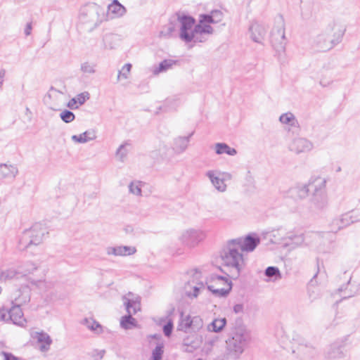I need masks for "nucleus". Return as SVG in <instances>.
Listing matches in <instances>:
<instances>
[{"label":"nucleus","instance_id":"1","mask_svg":"<svg viewBox=\"0 0 360 360\" xmlns=\"http://www.w3.org/2000/svg\"><path fill=\"white\" fill-rule=\"evenodd\" d=\"M177 22L179 24V38L186 43H201L207 41L206 34H212L214 32L210 25H202L188 15L176 13Z\"/></svg>","mask_w":360,"mask_h":360},{"label":"nucleus","instance_id":"2","mask_svg":"<svg viewBox=\"0 0 360 360\" xmlns=\"http://www.w3.org/2000/svg\"><path fill=\"white\" fill-rule=\"evenodd\" d=\"M250 331L247 328L241 319H236L226 341L229 354L236 359L244 352L245 348L250 342Z\"/></svg>","mask_w":360,"mask_h":360},{"label":"nucleus","instance_id":"3","mask_svg":"<svg viewBox=\"0 0 360 360\" xmlns=\"http://www.w3.org/2000/svg\"><path fill=\"white\" fill-rule=\"evenodd\" d=\"M240 249L239 243H235L231 240L228 241L220 254L223 265L230 269V274L226 276L233 279L238 278L245 266V260Z\"/></svg>","mask_w":360,"mask_h":360},{"label":"nucleus","instance_id":"4","mask_svg":"<svg viewBox=\"0 0 360 360\" xmlns=\"http://www.w3.org/2000/svg\"><path fill=\"white\" fill-rule=\"evenodd\" d=\"M338 27L334 21L328 23L325 30L314 38V46L319 51H326L340 43L344 32Z\"/></svg>","mask_w":360,"mask_h":360},{"label":"nucleus","instance_id":"5","mask_svg":"<svg viewBox=\"0 0 360 360\" xmlns=\"http://www.w3.org/2000/svg\"><path fill=\"white\" fill-rule=\"evenodd\" d=\"M48 234L46 227L36 223L30 229L25 230L19 240L18 248L20 250H27L32 246H37L43 243L46 235Z\"/></svg>","mask_w":360,"mask_h":360},{"label":"nucleus","instance_id":"6","mask_svg":"<svg viewBox=\"0 0 360 360\" xmlns=\"http://www.w3.org/2000/svg\"><path fill=\"white\" fill-rule=\"evenodd\" d=\"M122 300L128 314L122 317L120 325L124 329H130L136 326V320L132 315L141 310V297L129 292L123 296Z\"/></svg>","mask_w":360,"mask_h":360},{"label":"nucleus","instance_id":"7","mask_svg":"<svg viewBox=\"0 0 360 360\" xmlns=\"http://www.w3.org/2000/svg\"><path fill=\"white\" fill-rule=\"evenodd\" d=\"M270 41L278 54L285 52L288 41L285 35V21L281 15L275 20V25L271 32Z\"/></svg>","mask_w":360,"mask_h":360},{"label":"nucleus","instance_id":"8","mask_svg":"<svg viewBox=\"0 0 360 360\" xmlns=\"http://www.w3.org/2000/svg\"><path fill=\"white\" fill-rule=\"evenodd\" d=\"M231 282L227 276L212 274L210 276V283L207 288L213 294L219 296H226L231 290Z\"/></svg>","mask_w":360,"mask_h":360},{"label":"nucleus","instance_id":"9","mask_svg":"<svg viewBox=\"0 0 360 360\" xmlns=\"http://www.w3.org/2000/svg\"><path fill=\"white\" fill-rule=\"evenodd\" d=\"M190 278L185 284V292L189 297H196L200 290L204 288L203 281L201 280V272L193 269L188 273Z\"/></svg>","mask_w":360,"mask_h":360},{"label":"nucleus","instance_id":"10","mask_svg":"<svg viewBox=\"0 0 360 360\" xmlns=\"http://www.w3.org/2000/svg\"><path fill=\"white\" fill-rule=\"evenodd\" d=\"M205 237L203 231L198 229H187L181 232L179 236L181 243L188 248L197 246Z\"/></svg>","mask_w":360,"mask_h":360},{"label":"nucleus","instance_id":"11","mask_svg":"<svg viewBox=\"0 0 360 360\" xmlns=\"http://www.w3.org/2000/svg\"><path fill=\"white\" fill-rule=\"evenodd\" d=\"M288 148L290 152L300 155L310 152L314 148V144L307 138L295 136L289 141Z\"/></svg>","mask_w":360,"mask_h":360},{"label":"nucleus","instance_id":"12","mask_svg":"<svg viewBox=\"0 0 360 360\" xmlns=\"http://www.w3.org/2000/svg\"><path fill=\"white\" fill-rule=\"evenodd\" d=\"M319 234L318 233H307L306 235L292 234L290 233L286 236L287 240L284 242V246L290 247L294 249L298 247H301L305 242L307 238H319Z\"/></svg>","mask_w":360,"mask_h":360},{"label":"nucleus","instance_id":"13","mask_svg":"<svg viewBox=\"0 0 360 360\" xmlns=\"http://www.w3.org/2000/svg\"><path fill=\"white\" fill-rule=\"evenodd\" d=\"M267 30L266 27L257 21L250 23L248 29V33L250 39L259 44H262L266 34Z\"/></svg>","mask_w":360,"mask_h":360},{"label":"nucleus","instance_id":"14","mask_svg":"<svg viewBox=\"0 0 360 360\" xmlns=\"http://www.w3.org/2000/svg\"><path fill=\"white\" fill-rule=\"evenodd\" d=\"M12 304L21 306L30 300V290L28 285L15 290L11 295Z\"/></svg>","mask_w":360,"mask_h":360},{"label":"nucleus","instance_id":"15","mask_svg":"<svg viewBox=\"0 0 360 360\" xmlns=\"http://www.w3.org/2000/svg\"><path fill=\"white\" fill-rule=\"evenodd\" d=\"M173 153L172 150L165 142L160 141L158 145L150 153V156L155 161H160L169 158Z\"/></svg>","mask_w":360,"mask_h":360},{"label":"nucleus","instance_id":"16","mask_svg":"<svg viewBox=\"0 0 360 360\" xmlns=\"http://www.w3.org/2000/svg\"><path fill=\"white\" fill-rule=\"evenodd\" d=\"M235 243H239L241 246L240 250L243 252H252L259 244L260 240L258 237L248 236L245 238L233 239Z\"/></svg>","mask_w":360,"mask_h":360},{"label":"nucleus","instance_id":"17","mask_svg":"<svg viewBox=\"0 0 360 360\" xmlns=\"http://www.w3.org/2000/svg\"><path fill=\"white\" fill-rule=\"evenodd\" d=\"M136 248L134 246H109L105 248V252L108 255L114 256H129L135 254Z\"/></svg>","mask_w":360,"mask_h":360},{"label":"nucleus","instance_id":"18","mask_svg":"<svg viewBox=\"0 0 360 360\" xmlns=\"http://www.w3.org/2000/svg\"><path fill=\"white\" fill-rule=\"evenodd\" d=\"M221 172L217 170H208L205 175L210 180L213 186L219 192H224L226 190V184L224 183V179L219 178V174Z\"/></svg>","mask_w":360,"mask_h":360},{"label":"nucleus","instance_id":"19","mask_svg":"<svg viewBox=\"0 0 360 360\" xmlns=\"http://www.w3.org/2000/svg\"><path fill=\"white\" fill-rule=\"evenodd\" d=\"M223 13L219 10H213L208 14H201L199 21L202 25L217 24L222 20Z\"/></svg>","mask_w":360,"mask_h":360},{"label":"nucleus","instance_id":"20","mask_svg":"<svg viewBox=\"0 0 360 360\" xmlns=\"http://www.w3.org/2000/svg\"><path fill=\"white\" fill-rule=\"evenodd\" d=\"M98 8L96 6H87L82 9L79 20L83 23L95 22L97 20Z\"/></svg>","mask_w":360,"mask_h":360},{"label":"nucleus","instance_id":"21","mask_svg":"<svg viewBox=\"0 0 360 360\" xmlns=\"http://www.w3.org/2000/svg\"><path fill=\"white\" fill-rule=\"evenodd\" d=\"M193 135V132H191L187 136H179L174 139L172 152L175 154H181L184 153L188 148L190 138Z\"/></svg>","mask_w":360,"mask_h":360},{"label":"nucleus","instance_id":"22","mask_svg":"<svg viewBox=\"0 0 360 360\" xmlns=\"http://www.w3.org/2000/svg\"><path fill=\"white\" fill-rule=\"evenodd\" d=\"M354 219H352V216L349 214H342L340 218H337L333 220L331 224V231L337 232L339 230L349 226L354 223Z\"/></svg>","mask_w":360,"mask_h":360},{"label":"nucleus","instance_id":"23","mask_svg":"<svg viewBox=\"0 0 360 360\" xmlns=\"http://www.w3.org/2000/svg\"><path fill=\"white\" fill-rule=\"evenodd\" d=\"M10 319L15 325L24 326L26 319L24 318L23 312L20 306L14 305L9 309Z\"/></svg>","mask_w":360,"mask_h":360},{"label":"nucleus","instance_id":"24","mask_svg":"<svg viewBox=\"0 0 360 360\" xmlns=\"http://www.w3.org/2000/svg\"><path fill=\"white\" fill-rule=\"evenodd\" d=\"M18 174V169L14 165L0 164V176L3 179H15Z\"/></svg>","mask_w":360,"mask_h":360},{"label":"nucleus","instance_id":"25","mask_svg":"<svg viewBox=\"0 0 360 360\" xmlns=\"http://www.w3.org/2000/svg\"><path fill=\"white\" fill-rule=\"evenodd\" d=\"M279 121L288 127V131L291 129H298L300 127L299 122L295 116L290 112L282 114L279 117Z\"/></svg>","mask_w":360,"mask_h":360},{"label":"nucleus","instance_id":"26","mask_svg":"<svg viewBox=\"0 0 360 360\" xmlns=\"http://www.w3.org/2000/svg\"><path fill=\"white\" fill-rule=\"evenodd\" d=\"M309 188L307 184H299L290 189V195L297 200H302L308 196Z\"/></svg>","mask_w":360,"mask_h":360},{"label":"nucleus","instance_id":"27","mask_svg":"<svg viewBox=\"0 0 360 360\" xmlns=\"http://www.w3.org/2000/svg\"><path fill=\"white\" fill-rule=\"evenodd\" d=\"M343 348L338 345H331L326 352V356L329 359H337L345 357Z\"/></svg>","mask_w":360,"mask_h":360},{"label":"nucleus","instance_id":"28","mask_svg":"<svg viewBox=\"0 0 360 360\" xmlns=\"http://www.w3.org/2000/svg\"><path fill=\"white\" fill-rule=\"evenodd\" d=\"M96 138L94 130L86 131L79 135H72L71 139L75 143H85L89 141L94 140Z\"/></svg>","mask_w":360,"mask_h":360},{"label":"nucleus","instance_id":"29","mask_svg":"<svg viewBox=\"0 0 360 360\" xmlns=\"http://www.w3.org/2000/svg\"><path fill=\"white\" fill-rule=\"evenodd\" d=\"M311 202L316 210L324 209L328 205V196L326 193L313 194Z\"/></svg>","mask_w":360,"mask_h":360},{"label":"nucleus","instance_id":"30","mask_svg":"<svg viewBox=\"0 0 360 360\" xmlns=\"http://www.w3.org/2000/svg\"><path fill=\"white\" fill-rule=\"evenodd\" d=\"M35 338L37 340V342L41 344V351L46 352L49 349L52 340L47 333L44 332L37 333Z\"/></svg>","mask_w":360,"mask_h":360},{"label":"nucleus","instance_id":"31","mask_svg":"<svg viewBox=\"0 0 360 360\" xmlns=\"http://www.w3.org/2000/svg\"><path fill=\"white\" fill-rule=\"evenodd\" d=\"M309 185L314 187L313 194L326 193V180L322 177H316L309 182Z\"/></svg>","mask_w":360,"mask_h":360},{"label":"nucleus","instance_id":"32","mask_svg":"<svg viewBox=\"0 0 360 360\" xmlns=\"http://www.w3.org/2000/svg\"><path fill=\"white\" fill-rule=\"evenodd\" d=\"M226 324V319L225 318L214 319L207 327V330L210 332L219 333L221 332Z\"/></svg>","mask_w":360,"mask_h":360},{"label":"nucleus","instance_id":"33","mask_svg":"<svg viewBox=\"0 0 360 360\" xmlns=\"http://www.w3.org/2000/svg\"><path fill=\"white\" fill-rule=\"evenodd\" d=\"M22 279H26L27 276L33 274L38 268L37 265L32 262H27L18 267Z\"/></svg>","mask_w":360,"mask_h":360},{"label":"nucleus","instance_id":"34","mask_svg":"<svg viewBox=\"0 0 360 360\" xmlns=\"http://www.w3.org/2000/svg\"><path fill=\"white\" fill-rule=\"evenodd\" d=\"M285 234V231L284 229H278L272 231L269 236L273 243L284 245L285 240H287L286 236H284Z\"/></svg>","mask_w":360,"mask_h":360},{"label":"nucleus","instance_id":"35","mask_svg":"<svg viewBox=\"0 0 360 360\" xmlns=\"http://www.w3.org/2000/svg\"><path fill=\"white\" fill-rule=\"evenodd\" d=\"M215 152L217 155L227 154L229 155H235L237 151L235 148L229 147L225 143H217L214 146Z\"/></svg>","mask_w":360,"mask_h":360},{"label":"nucleus","instance_id":"36","mask_svg":"<svg viewBox=\"0 0 360 360\" xmlns=\"http://www.w3.org/2000/svg\"><path fill=\"white\" fill-rule=\"evenodd\" d=\"M176 64V61L171 60V59H167L162 61L158 67H155L153 68V72L154 75H158L160 72H164L168 70L169 69L172 68V67Z\"/></svg>","mask_w":360,"mask_h":360},{"label":"nucleus","instance_id":"37","mask_svg":"<svg viewBox=\"0 0 360 360\" xmlns=\"http://www.w3.org/2000/svg\"><path fill=\"white\" fill-rule=\"evenodd\" d=\"M20 279L22 278L19 268L18 270L10 269L2 271L0 275V279L6 281L10 279Z\"/></svg>","mask_w":360,"mask_h":360},{"label":"nucleus","instance_id":"38","mask_svg":"<svg viewBox=\"0 0 360 360\" xmlns=\"http://www.w3.org/2000/svg\"><path fill=\"white\" fill-rule=\"evenodd\" d=\"M109 12L115 14L117 17L123 15L125 12V8L118 2L117 0H114L113 2L108 6Z\"/></svg>","mask_w":360,"mask_h":360},{"label":"nucleus","instance_id":"39","mask_svg":"<svg viewBox=\"0 0 360 360\" xmlns=\"http://www.w3.org/2000/svg\"><path fill=\"white\" fill-rule=\"evenodd\" d=\"M191 316H184L183 313L181 314V319L178 326V330H182L184 332L191 331Z\"/></svg>","mask_w":360,"mask_h":360},{"label":"nucleus","instance_id":"40","mask_svg":"<svg viewBox=\"0 0 360 360\" xmlns=\"http://www.w3.org/2000/svg\"><path fill=\"white\" fill-rule=\"evenodd\" d=\"M264 274L266 276L272 278L273 281H276L280 280L281 278V274L278 267L276 266H269L264 271Z\"/></svg>","mask_w":360,"mask_h":360},{"label":"nucleus","instance_id":"41","mask_svg":"<svg viewBox=\"0 0 360 360\" xmlns=\"http://www.w3.org/2000/svg\"><path fill=\"white\" fill-rule=\"evenodd\" d=\"M143 182L139 181H131L129 185V193L136 196H141Z\"/></svg>","mask_w":360,"mask_h":360},{"label":"nucleus","instance_id":"42","mask_svg":"<svg viewBox=\"0 0 360 360\" xmlns=\"http://www.w3.org/2000/svg\"><path fill=\"white\" fill-rule=\"evenodd\" d=\"M180 104V99L178 97H172L167 98L165 101V105L163 106L165 111H168L170 110H176V108Z\"/></svg>","mask_w":360,"mask_h":360},{"label":"nucleus","instance_id":"43","mask_svg":"<svg viewBox=\"0 0 360 360\" xmlns=\"http://www.w3.org/2000/svg\"><path fill=\"white\" fill-rule=\"evenodd\" d=\"M80 70L84 74H94L96 71V64L89 61L84 62L81 64Z\"/></svg>","mask_w":360,"mask_h":360},{"label":"nucleus","instance_id":"44","mask_svg":"<svg viewBox=\"0 0 360 360\" xmlns=\"http://www.w3.org/2000/svg\"><path fill=\"white\" fill-rule=\"evenodd\" d=\"M129 146L130 144L129 143L125 142L124 143L120 145L117 148L116 151V157L120 161L124 162L129 152L127 147Z\"/></svg>","mask_w":360,"mask_h":360},{"label":"nucleus","instance_id":"45","mask_svg":"<svg viewBox=\"0 0 360 360\" xmlns=\"http://www.w3.org/2000/svg\"><path fill=\"white\" fill-rule=\"evenodd\" d=\"M84 324L88 328H89L92 331L96 332V333H99L102 330L101 326L92 319H85L84 321Z\"/></svg>","mask_w":360,"mask_h":360},{"label":"nucleus","instance_id":"46","mask_svg":"<svg viewBox=\"0 0 360 360\" xmlns=\"http://www.w3.org/2000/svg\"><path fill=\"white\" fill-rule=\"evenodd\" d=\"M175 30V25L172 22H169L162 27V30L160 32V36L161 37L169 38L172 36Z\"/></svg>","mask_w":360,"mask_h":360},{"label":"nucleus","instance_id":"47","mask_svg":"<svg viewBox=\"0 0 360 360\" xmlns=\"http://www.w3.org/2000/svg\"><path fill=\"white\" fill-rule=\"evenodd\" d=\"M202 326H203V321L200 316H192L191 331L197 332L200 329H201L202 328Z\"/></svg>","mask_w":360,"mask_h":360},{"label":"nucleus","instance_id":"48","mask_svg":"<svg viewBox=\"0 0 360 360\" xmlns=\"http://www.w3.org/2000/svg\"><path fill=\"white\" fill-rule=\"evenodd\" d=\"M131 69V64L127 63L125 64L121 70L119 71L118 75H117V80H120V79H128L129 75L130 73Z\"/></svg>","mask_w":360,"mask_h":360},{"label":"nucleus","instance_id":"49","mask_svg":"<svg viewBox=\"0 0 360 360\" xmlns=\"http://www.w3.org/2000/svg\"><path fill=\"white\" fill-rule=\"evenodd\" d=\"M60 117L64 122L70 123L75 120V116L72 112L68 110H65L60 114Z\"/></svg>","mask_w":360,"mask_h":360},{"label":"nucleus","instance_id":"50","mask_svg":"<svg viewBox=\"0 0 360 360\" xmlns=\"http://www.w3.org/2000/svg\"><path fill=\"white\" fill-rule=\"evenodd\" d=\"M163 354V345H158L152 353V360H160Z\"/></svg>","mask_w":360,"mask_h":360},{"label":"nucleus","instance_id":"51","mask_svg":"<svg viewBox=\"0 0 360 360\" xmlns=\"http://www.w3.org/2000/svg\"><path fill=\"white\" fill-rule=\"evenodd\" d=\"M314 352V349L311 346L306 345H300L298 348V352L302 353L304 356H306L308 353L309 355H312Z\"/></svg>","mask_w":360,"mask_h":360},{"label":"nucleus","instance_id":"52","mask_svg":"<svg viewBox=\"0 0 360 360\" xmlns=\"http://www.w3.org/2000/svg\"><path fill=\"white\" fill-rule=\"evenodd\" d=\"M333 83V79L330 76H328L327 75H322L320 80L319 84L323 87H327L330 86Z\"/></svg>","mask_w":360,"mask_h":360},{"label":"nucleus","instance_id":"53","mask_svg":"<svg viewBox=\"0 0 360 360\" xmlns=\"http://www.w3.org/2000/svg\"><path fill=\"white\" fill-rule=\"evenodd\" d=\"M88 92H84L80 94H78L76 97H75L77 103H79V105H82L85 103V101L89 98Z\"/></svg>","mask_w":360,"mask_h":360},{"label":"nucleus","instance_id":"54","mask_svg":"<svg viewBox=\"0 0 360 360\" xmlns=\"http://www.w3.org/2000/svg\"><path fill=\"white\" fill-rule=\"evenodd\" d=\"M105 351L104 349H95L91 352V356L94 360H101L104 356Z\"/></svg>","mask_w":360,"mask_h":360},{"label":"nucleus","instance_id":"55","mask_svg":"<svg viewBox=\"0 0 360 360\" xmlns=\"http://www.w3.org/2000/svg\"><path fill=\"white\" fill-rule=\"evenodd\" d=\"M173 323L171 321H168L163 327V333L165 336L169 337L172 334Z\"/></svg>","mask_w":360,"mask_h":360},{"label":"nucleus","instance_id":"56","mask_svg":"<svg viewBox=\"0 0 360 360\" xmlns=\"http://www.w3.org/2000/svg\"><path fill=\"white\" fill-rule=\"evenodd\" d=\"M0 321H11L9 310L8 311L4 309H0Z\"/></svg>","mask_w":360,"mask_h":360},{"label":"nucleus","instance_id":"57","mask_svg":"<svg viewBox=\"0 0 360 360\" xmlns=\"http://www.w3.org/2000/svg\"><path fill=\"white\" fill-rule=\"evenodd\" d=\"M0 356L3 357L4 360H18V359L12 354L6 352H1Z\"/></svg>","mask_w":360,"mask_h":360},{"label":"nucleus","instance_id":"58","mask_svg":"<svg viewBox=\"0 0 360 360\" xmlns=\"http://www.w3.org/2000/svg\"><path fill=\"white\" fill-rule=\"evenodd\" d=\"M114 38V36L112 34H106L104 37H103V41H104V44H105V46L106 48H109V49H112L113 46L110 44H108V42L111 41Z\"/></svg>","mask_w":360,"mask_h":360},{"label":"nucleus","instance_id":"59","mask_svg":"<svg viewBox=\"0 0 360 360\" xmlns=\"http://www.w3.org/2000/svg\"><path fill=\"white\" fill-rule=\"evenodd\" d=\"M32 22L27 23V25L25 27V30H24L25 36L30 35L31 32H32Z\"/></svg>","mask_w":360,"mask_h":360},{"label":"nucleus","instance_id":"60","mask_svg":"<svg viewBox=\"0 0 360 360\" xmlns=\"http://www.w3.org/2000/svg\"><path fill=\"white\" fill-rule=\"evenodd\" d=\"M243 304H236L233 307V311L236 314L241 313V312H243Z\"/></svg>","mask_w":360,"mask_h":360},{"label":"nucleus","instance_id":"61","mask_svg":"<svg viewBox=\"0 0 360 360\" xmlns=\"http://www.w3.org/2000/svg\"><path fill=\"white\" fill-rule=\"evenodd\" d=\"M5 75H6V70L4 69H1L0 70V89L1 88V86L4 84Z\"/></svg>","mask_w":360,"mask_h":360},{"label":"nucleus","instance_id":"62","mask_svg":"<svg viewBox=\"0 0 360 360\" xmlns=\"http://www.w3.org/2000/svg\"><path fill=\"white\" fill-rule=\"evenodd\" d=\"M77 104V102H76V100L75 98H72L68 104V107L71 108V109H75V108H77V107H75V105Z\"/></svg>","mask_w":360,"mask_h":360},{"label":"nucleus","instance_id":"63","mask_svg":"<svg viewBox=\"0 0 360 360\" xmlns=\"http://www.w3.org/2000/svg\"><path fill=\"white\" fill-rule=\"evenodd\" d=\"M222 174L224 175V181L225 180H231L232 179V175L231 174L229 173V172H223Z\"/></svg>","mask_w":360,"mask_h":360},{"label":"nucleus","instance_id":"64","mask_svg":"<svg viewBox=\"0 0 360 360\" xmlns=\"http://www.w3.org/2000/svg\"><path fill=\"white\" fill-rule=\"evenodd\" d=\"M355 295V293H352V292H350V293H345V295L343 297L342 299H347V298H349V297H353L354 295Z\"/></svg>","mask_w":360,"mask_h":360}]
</instances>
